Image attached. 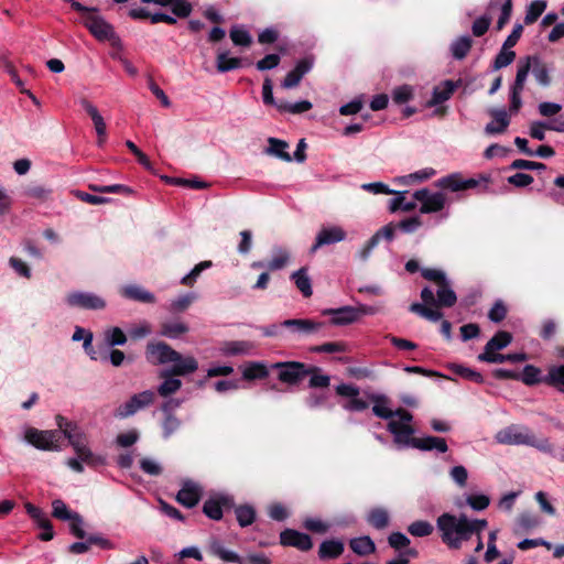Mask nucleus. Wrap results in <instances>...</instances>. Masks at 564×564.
<instances>
[{"label": "nucleus", "mask_w": 564, "mask_h": 564, "mask_svg": "<svg viewBox=\"0 0 564 564\" xmlns=\"http://www.w3.org/2000/svg\"><path fill=\"white\" fill-rule=\"evenodd\" d=\"M145 358L154 366L171 364L170 368L162 369L159 373L163 381L158 386V393L162 398H169L182 388V381L176 377L192 375L198 369L195 357L184 356L164 341L149 343Z\"/></svg>", "instance_id": "obj_1"}, {"label": "nucleus", "mask_w": 564, "mask_h": 564, "mask_svg": "<svg viewBox=\"0 0 564 564\" xmlns=\"http://www.w3.org/2000/svg\"><path fill=\"white\" fill-rule=\"evenodd\" d=\"M436 527L441 533V539L449 549L458 550L463 543L477 536L475 552L484 549L481 532L488 527L485 519H469L465 514L455 516L443 513L437 518Z\"/></svg>", "instance_id": "obj_2"}, {"label": "nucleus", "mask_w": 564, "mask_h": 564, "mask_svg": "<svg viewBox=\"0 0 564 564\" xmlns=\"http://www.w3.org/2000/svg\"><path fill=\"white\" fill-rule=\"evenodd\" d=\"M56 425L68 440L77 458H68L66 465L76 473L84 471V463L88 466H99L105 464V458L96 455L88 446L87 434L77 425V423L68 421L63 415H56Z\"/></svg>", "instance_id": "obj_3"}, {"label": "nucleus", "mask_w": 564, "mask_h": 564, "mask_svg": "<svg viewBox=\"0 0 564 564\" xmlns=\"http://www.w3.org/2000/svg\"><path fill=\"white\" fill-rule=\"evenodd\" d=\"M532 72L536 83L542 87L551 85L552 78L550 67L538 55H528L521 58L517 64V74L513 84L510 87V107L511 113H517L522 107L521 94L524 89L529 73Z\"/></svg>", "instance_id": "obj_4"}, {"label": "nucleus", "mask_w": 564, "mask_h": 564, "mask_svg": "<svg viewBox=\"0 0 564 564\" xmlns=\"http://www.w3.org/2000/svg\"><path fill=\"white\" fill-rule=\"evenodd\" d=\"M495 438L499 444L527 445L545 454L554 453V446L547 437L536 438L532 431L524 425L511 424L497 432Z\"/></svg>", "instance_id": "obj_5"}, {"label": "nucleus", "mask_w": 564, "mask_h": 564, "mask_svg": "<svg viewBox=\"0 0 564 564\" xmlns=\"http://www.w3.org/2000/svg\"><path fill=\"white\" fill-rule=\"evenodd\" d=\"M394 413V417L390 419L387 424V430L393 435V442L398 447H411L415 438L413 437L415 431L411 425L413 415L403 408L397 409Z\"/></svg>", "instance_id": "obj_6"}, {"label": "nucleus", "mask_w": 564, "mask_h": 564, "mask_svg": "<svg viewBox=\"0 0 564 564\" xmlns=\"http://www.w3.org/2000/svg\"><path fill=\"white\" fill-rule=\"evenodd\" d=\"M278 371V379L289 386L301 383L315 369L300 361H280L274 362L270 367Z\"/></svg>", "instance_id": "obj_7"}, {"label": "nucleus", "mask_w": 564, "mask_h": 564, "mask_svg": "<svg viewBox=\"0 0 564 564\" xmlns=\"http://www.w3.org/2000/svg\"><path fill=\"white\" fill-rule=\"evenodd\" d=\"M210 553L226 563L235 564H271V560L263 553L249 554L241 557L235 551L227 549L221 542L213 541L209 546Z\"/></svg>", "instance_id": "obj_8"}, {"label": "nucleus", "mask_w": 564, "mask_h": 564, "mask_svg": "<svg viewBox=\"0 0 564 564\" xmlns=\"http://www.w3.org/2000/svg\"><path fill=\"white\" fill-rule=\"evenodd\" d=\"M61 433L58 430L41 431L35 427L25 430L24 440L37 449L42 451H59Z\"/></svg>", "instance_id": "obj_9"}, {"label": "nucleus", "mask_w": 564, "mask_h": 564, "mask_svg": "<svg viewBox=\"0 0 564 564\" xmlns=\"http://www.w3.org/2000/svg\"><path fill=\"white\" fill-rule=\"evenodd\" d=\"M83 24L99 41H110L112 44L119 42L112 25L96 12L83 17Z\"/></svg>", "instance_id": "obj_10"}, {"label": "nucleus", "mask_w": 564, "mask_h": 564, "mask_svg": "<svg viewBox=\"0 0 564 564\" xmlns=\"http://www.w3.org/2000/svg\"><path fill=\"white\" fill-rule=\"evenodd\" d=\"M155 400V392L152 390H144L140 393L133 394L126 403L117 409V416L129 417L138 411L145 409L153 404Z\"/></svg>", "instance_id": "obj_11"}, {"label": "nucleus", "mask_w": 564, "mask_h": 564, "mask_svg": "<svg viewBox=\"0 0 564 564\" xmlns=\"http://www.w3.org/2000/svg\"><path fill=\"white\" fill-rule=\"evenodd\" d=\"M413 198L421 203L422 214L437 213L446 204V197L442 192L431 193L427 188H421L413 194Z\"/></svg>", "instance_id": "obj_12"}, {"label": "nucleus", "mask_w": 564, "mask_h": 564, "mask_svg": "<svg viewBox=\"0 0 564 564\" xmlns=\"http://www.w3.org/2000/svg\"><path fill=\"white\" fill-rule=\"evenodd\" d=\"M66 302L69 306L83 310H102L106 307L104 299L89 292H72L67 295Z\"/></svg>", "instance_id": "obj_13"}, {"label": "nucleus", "mask_w": 564, "mask_h": 564, "mask_svg": "<svg viewBox=\"0 0 564 564\" xmlns=\"http://www.w3.org/2000/svg\"><path fill=\"white\" fill-rule=\"evenodd\" d=\"M346 239V231L339 226L322 227L316 235L315 242L310 249L311 253H315L324 246L334 245Z\"/></svg>", "instance_id": "obj_14"}, {"label": "nucleus", "mask_w": 564, "mask_h": 564, "mask_svg": "<svg viewBox=\"0 0 564 564\" xmlns=\"http://www.w3.org/2000/svg\"><path fill=\"white\" fill-rule=\"evenodd\" d=\"M280 543L283 546H292L302 552L310 551L313 547V542L308 534L293 529H285L280 533Z\"/></svg>", "instance_id": "obj_15"}, {"label": "nucleus", "mask_w": 564, "mask_h": 564, "mask_svg": "<svg viewBox=\"0 0 564 564\" xmlns=\"http://www.w3.org/2000/svg\"><path fill=\"white\" fill-rule=\"evenodd\" d=\"M313 67V59L310 57L299 61L295 67L290 70L283 79L281 86L284 89H291L296 87L305 74H307Z\"/></svg>", "instance_id": "obj_16"}, {"label": "nucleus", "mask_w": 564, "mask_h": 564, "mask_svg": "<svg viewBox=\"0 0 564 564\" xmlns=\"http://www.w3.org/2000/svg\"><path fill=\"white\" fill-rule=\"evenodd\" d=\"M478 185L475 178H463L458 173H453L437 181V186L452 192H459L468 188H474Z\"/></svg>", "instance_id": "obj_17"}, {"label": "nucleus", "mask_w": 564, "mask_h": 564, "mask_svg": "<svg viewBox=\"0 0 564 564\" xmlns=\"http://www.w3.org/2000/svg\"><path fill=\"white\" fill-rule=\"evenodd\" d=\"M280 326L286 327L294 333L308 335L319 330L324 323L307 318H292L283 321Z\"/></svg>", "instance_id": "obj_18"}, {"label": "nucleus", "mask_w": 564, "mask_h": 564, "mask_svg": "<svg viewBox=\"0 0 564 564\" xmlns=\"http://www.w3.org/2000/svg\"><path fill=\"white\" fill-rule=\"evenodd\" d=\"M324 315H332V323L334 325H348L356 322L359 317V312L352 306H343L339 308H328L323 312Z\"/></svg>", "instance_id": "obj_19"}, {"label": "nucleus", "mask_w": 564, "mask_h": 564, "mask_svg": "<svg viewBox=\"0 0 564 564\" xmlns=\"http://www.w3.org/2000/svg\"><path fill=\"white\" fill-rule=\"evenodd\" d=\"M369 400L373 403L372 413L383 420H390L394 417L395 410H392L390 406V399L386 394L380 393H371L368 395Z\"/></svg>", "instance_id": "obj_20"}, {"label": "nucleus", "mask_w": 564, "mask_h": 564, "mask_svg": "<svg viewBox=\"0 0 564 564\" xmlns=\"http://www.w3.org/2000/svg\"><path fill=\"white\" fill-rule=\"evenodd\" d=\"M80 105L85 109V111L88 113V116L90 117V119L94 123L96 133L99 139L98 143L100 145L106 139L105 120H104L102 116L100 115V112L98 111L97 107L95 105H93L89 100L83 98V99H80Z\"/></svg>", "instance_id": "obj_21"}, {"label": "nucleus", "mask_w": 564, "mask_h": 564, "mask_svg": "<svg viewBox=\"0 0 564 564\" xmlns=\"http://www.w3.org/2000/svg\"><path fill=\"white\" fill-rule=\"evenodd\" d=\"M200 498V488L192 482L185 481L176 495V500L186 508L195 507Z\"/></svg>", "instance_id": "obj_22"}, {"label": "nucleus", "mask_w": 564, "mask_h": 564, "mask_svg": "<svg viewBox=\"0 0 564 564\" xmlns=\"http://www.w3.org/2000/svg\"><path fill=\"white\" fill-rule=\"evenodd\" d=\"M411 447L424 452L436 451L438 453H446L448 449L446 441L437 436L415 437Z\"/></svg>", "instance_id": "obj_23"}, {"label": "nucleus", "mask_w": 564, "mask_h": 564, "mask_svg": "<svg viewBox=\"0 0 564 564\" xmlns=\"http://www.w3.org/2000/svg\"><path fill=\"white\" fill-rule=\"evenodd\" d=\"M490 115L494 120L487 123L485 128L486 133L499 134L505 132L510 123L507 111L505 109H492L490 110Z\"/></svg>", "instance_id": "obj_24"}, {"label": "nucleus", "mask_w": 564, "mask_h": 564, "mask_svg": "<svg viewBox=\"0 0 564 564\" xmlns=\"http://www.w3.org/2000/svg\"><path fill=\"white\" fill-rule=\"evenodd\" d=\"M122 296L141 303H154V295L140 285L131 284L121 289Z\"/></svg>", "instance_id": "obj_25"}, {"label": "nucleus", "mask_w": 564, "mask_h": 564, "mask_svg": "<svg viewBox=\"0 0 564 564\" xmlns=\"http://www.w3.org/2000/svg\"><path fill=\"white\" fill-rule=\"evenodd\" d=\"M457 85L452 80H445L442 86H437L433 89L432 98L429 101V106H437L448 100L455 91Z\"/></svg>", "instance_id": "obj_26"}, {"label": "nucleus", "mask_w": 564, "mask_h": 564, "mask_svg": "<svg viewBox=\"0 0 564 564\" xmlns=\"http://www.w3.org/2000/svg\"><path fill=\"white\" fill-rule=\"evenodd\" d=\"M344 547L339 540H326L319 545L318 556L321 560L336 558L344 552Z\"/></svg>", "instance_id": "obj_27"}, {"label": "nucleus", "mask_w": 564, "mask_h": 564, "mask_svg": "<svg viewBox=\"0 0 564 564\" xmlns=\"http://www.w3.org/2000/svg\"><path fill=\"white\" fill-rule=\"evenodd\" d=\"M291 279L294 281L296 288L304 297L312 296V281L311 278L308 276L306 268H301L297 271L293 272Z\"/></svg>", "instance_id": "obj_28"}, {"label": "nucleus", "mask_w": 564, "mask_h": 564, "mask_svg": "<svg viewBox=\"0 0 564 564\" xmlns=\"http://www.w3.org/2000/svg\"><path fill=\"white\" fill-rule=\"evenodd\" d=\"M512 341V335L506 330H499L495 336L486 344L484 351L495 352L502 350L509 346Z\"/></svg>", "instance_id": "obj_29"}, {"label": "nucleus", "mask_w": 564, "mask_h": 564, "mask_svg": "<svg viewBox=\"0 0 564 564\" xmlns=\"http://www.w3.org/2000/svg\"><path fill=\"white\" fill-rule=\"evenodd\" d=\"M436 295V305L440 306L452 307L457 302L456 293L453 291L447 280L438 285Z\"/></svg>", "instance_id": "obj_30"}, {"label": "nucleus", "mask_w": 564, "mask_h": 564, "mask_svg": "<svg viewBox=\"0 0 564 564\" xmlns=\"http://www.w3.org/2000/svg\"><path fill=\"white\" fill-rule=\"evenodd\" d=\"M253 347V344L247 340H232L225 343L221 351L228 356L248 355Z\"/></svg>", "instance_id": "obj_31"}, {"label": "nucleus", "mask_w": 564, "mask_h": 564, "mask_svg": "<svg viewBox=\"0 0 564 564\" xmlns=\"http://www.w3.org/2000/svg\"><path fill=\"white\" fill-rule=\"evenodd\" d=\"M268 142L269 148L265 151L268 154L274 155L285 162L292 161V156L289 152H286L289 144L285 141L275 138H269Z\"/></svg>", "instance_id": "obj_32"}, {"label": "nucleus", "mask_w": 564, "mask_h": 564, "mask_svg": "<svg viewBox=\"0 0 564 564\" xmlns=\"http://www.w3.org/2000/svg\"><path fill=\"white\" fill-rule=\"evenodd\" d=\"M350 549L358 555L365 556L376 551V545L369 536H360L351 539Z\"/></svg>", "instance_id": "obj_33"}, {"label": "nucleus", "mask_w": 564, "mask_h": 564, "mask_svg": "<svg viewBox=\"0 0 564 564\" xmlns=\"http://www.w3.org/2000/svg\"><path fill=\"white\" fill-rule=\"evenodd\" d=\"M188 332V326L185 323L181 322H166L161 325L160 335L176 339L181 335L186 334Z\"/></svg>", "instance_id": "obj_34"}, {"label": "nucleus", "mask_w": 564, "mask_h": 564, "mask_svg": "<svg viewBox=\"0 0 564 564\" xmlns=\"http://www.w3.org/2000/svg\"><path fill=\"white\" fill-rule=\"evenodd\" d=\"M241 66L242 61L238 57H229L228 52H221L217 55L216 67L219 73H227Z\"/></svg>", "instance_id": "obj_35"}, {"label": "nucleus", "mask_w": 564, "mask_h": 564, "mask_svg": "<svg viewBox=\"0 0 564 564\" xmlns=\"http://www.w3.org/2000/svg\"><path fill=\"white\" fill-rule=\"evenodd\" d=\"M471 39L469 36H460L451 44V52L454 58L463 59L467 56L471 48Z\"/></svg>", "instance_id": "obj_36"}, {"label": "nucleus", "mask_w": 564, "mask_h": 564, "mask_svg": "<svg viewBox=\"0 0 564 564\" xmlns=\"http://www.w3.org/2000/svg\"><path fill=\"white\" fill-rule=\"evenodd\" d=\"M226 501V498L208 499L203 506V512L213 520H220L223 518V505Z\"/></svg>", "instance_id": "obj_37"}, {"label": "nucleus", "mask_w": 564, "mask_h": 564, "mask_svg": "<svg viewBox=\"0 0 564 564\" xmlns=\"http://www.w3.org/2000/svg\"><path fill=\"white\" fill-rule=\"evenodd\" d=\"M236 519L240 527L251 525L256 520V510L252 506L242 505L235 509Z\"/></svg>", "instance_id": "obj_38"}, {"label": "nucleus", "mask_w": 564, "mask_h": 564, "mask_svg": "<svg viewBox=\"0 0 564 564\" xmlns=\"http://www.w3.org/2000/svg\"><path fill=\"white\" fill-rule=\"evenodd\" d=\"M543 382L549 386L555 387L558 390L563 391L564 388V365L563 366H554L549 369L546 377H544Z\"/></svg>", "instance_id": "obj_39"}, {"label": "nucleus", "mask_w": 564, "mask_h": 564, "mask_svg": "<svg viewBox=\"0 0 564 564\" xmlns=\"http://www.w3.org/2000/svg\"><path fill=\"white\" fill-rule=\"evenodd\" d=\"M268 376L269 370L262 362H251L245 368L242 372V377L246 380L264 379Z\"/></svg>", "instance_id": "obj_40"}, {"label": "nucleus", "mask_w": 564, "mask_h": 564, "mask_svg": "<svg viewBox=\"0 0 564 564\" xmlns=\"http://www.w3.org/2000/svg\"><path fill=\"white\" fill-rule=\"evenodd\" d=\"M516 58V52L511 50V47H506L502 44L501 50L495 57V61L491 65L492 70H498L500 68L509 66Z\"/></svg>", "instance_id": "obj_41"}, {"label": "nucleus", "mask_w": 564, "mask_h": 564, "mask_svg": "<svg viewBox=\"0 0 564 564\" xmlns=\"http://www.w3.org/2000/svg\"><path fill=\"white\" fill-rule=\"evenodd\" d=\"M368 522L373 528L382 530L389 525V513L386 509L375 508L368 514Z\"/></svg>", "instance_id": "obj_42"}, {"label": "nucleus", "mask_w": 564, "mask_h": 564, "mask_svg": "<svg viewBox=\"0 0 564 564\" xmlns=\"http://www.w3.org/2000/svg\"><path fill=\"white\" fill-rule=\"evenodd\" d=\"M545 9H546V1H544V0L532 1L525 10L524 23L527 25L534 23L540 18V15L544 12Z\"/></svg>", "instance_id": "obj_43"}, {"label": "nucleus", "mask_w": 564, "mask_h": 564, "mask_svg": "<svg viewBox=\"0 0 564 564\" xmlns=\"http://www.w3.org/2000/svg\"><path fill=\"white\" fill-rule=\"evenodd\" d=\"M289 260H290V254L285 249L274 248L273 257L267 263V268L271 271L281 270L289 263Z\"/></svg>", "instance_id": "obj_44"}, {"label": "nucleus", "mask_w": 564, "mask_h": 564, "mask_svg": "<svg viewBox=\"0 0 564 564\" xmlns=\"http://www.w3.org/2000/svg\"><path fill=\"white\" fill-rule=\"evenodd\" d=\"M544 378L541 377V370L533 366L527 365L523 368L521 375H519L518 380H521L527 386H534L543 381Z\"/></svg>", "instance_id": "obj_45"}, {"label": "nucleus", "mask_w": 564, "mask_h": 564, "mask_svg": "<svg viewBox=\"0 0 564 564\" xmlns=\"http://www.w3.org/2000/svg\"><path fill=\"white\" fill-rule=\"evenodd\" d=\"M410 311L432 322H437L443 317V313L438 310L430 308L420 303L411 304Z\"/></svg>", "instance_id": "obj_46"}, {"label": "nucleus", "mask_w": 564, "mask_h": 564, "mask_svg": "<svg viewBox=\"0 0 564 564\" xmlns=\"http://www.w3.org/2000/svg\"><path fill=\"white\" fill-rule=\"evenodd\" d=\"M105 340L108 346H122L127 343V336L120 327H110L105 330Z\"/></svg>", "instance_id": "obj_47"}, {"label": "nucleus", "mask_w": 564, "mask_h": 564, "mask_svg": "<svg viewBox=\"0 0 564 564\" xmlns=\"http://www.w3.org/2000/svg\"><path fill=\"white\" fill-rule=\"evenodd\" d=\"M395 197L390 202V210L395 212L402 209L404 212H411L416 207L415 199L406 202L404 194L405 192H394Z\"/></svg>", "instance_id": "obj_48"}, {"label": "nucleus", "mask_w": 564, "mask_h": 564, "mask_svg": "<svg viewBox=\"0 0 564 564\" xmlns=\"http://www.w3.org/2000/svg\"><path fill=\"white\" fill-rule=\"evenodd\" d=\"M313 105L311 101L308 100H301V101H297V102H294V104H289V102H279L276 105V108L280 110V111H285V112H290V113H303L305 111H308L310 109H312Z\"/></svg>", "instance_id": "obj_49"}, {"label": "nucleus", "mask_w": 564, "mask_h": 564, "mask_svg": "<svg viewBox=\"0 0 564 564\" xmlns=\"http://www.w3.org/2000/svg\"><path fill=\"white\" fill-rule=\"evenodd\" d=\"M162 430L164 438H169L181 427V420L175 414H163Z\"/></svg>", "instance_id": "obj_50"}, {"label": "nucleus", "mask_w": 564, "mask_h": 564, "mask_svg": "<svg viewBox=\"0 0 564 564\" xmlns=\"http://www.w3.org/2000/svg\"><path fill=\"white\" fill-rule=\"evenodd\" d=\"M408 532L413 536H427L433 532V525L423 520L414 521L408 527Z\"/></svg>", "instance_id": "obj_51"}, {"label": "nucleus", "mask_w": 564, "mask_h": 564, "mask_svg": "<svg viewBox=\"0 0 564 564\" xmlns=\"http://www.w3.org/2000/svg\"><path fill=\"white\" fill-rule=\"evenodd\" d=\"M230 39L235 45L249 46L252 42L250 33L243 28L234 26L230 30Z\"/></svg>", "instance_id": "obj_52"}, {"label": "nucleus", "mask_w": 564, "mask_h": 564, "mask_svg": "<svg viewBox=\"0 0 564 564\" xmlns=\"http://www.w3.org/2000/svg\"><path fill=\"white\" fill-rule=\"evenodd\" d=\"M52 508L53 517L63 521H68L76 514V512L70 511L61 499L54 500L52 502Z\"/></svg>", "instance_id": "obj_53"}, {"label": "nucleus", "mask_w": 564, "mask_h": 564, "mask_svg": "<svg viewBox=\"0 0 564 564\" xmlns=\"http://www.w3.org/2000/svg\"><path fill=\"white\" fill-rule=\"evenodd\" d=\"M452 370L465 378V379H468L470 381H474L476 383H482L484 382V377L480 372L476 371V370H473L470 368H467V367H464L462 365H453L452 366Z\"/></svg>", "instance_id": "obj_54"}, {"label": "nucleus", "mask_w": 564, "mask_h": 564, "mask_svg": "<svg viewBox=\"0 0 564 564\" xmlns=\"http://www.w3.org/2000/svg\"><path fill=\"white\" fill-rule=\"evenodd\" d=\"M389 545L395 551H403L410 549L409 545L411 543L410 539L401 532H392L388 536Z\"/></svg>", "instance_id": "obj_55"}, {"label": "nucleus", "mask_w": 564, "mask_h": 564, "mask_svg": "<svg viewBox=\"0 0 564 564\" xmlns=\"http://www.w3.org/2000/svg\"><path fill=\"white\" fill-rule=\"evenodd\" d=\"M140 468L147 475L154 477L160 476L163 471L161 464L156 459L149 457L142 458L140 460Z\"/></svg>", "instance_id": "obj_56"}, {"label": "nucleus", "mask_w": 564, "mask_h": 564, "mask_svg": "<svg viewBox=\"0 0 564 564\" xmlns=\"http://www.w3.org/2000/svg\"><path fill=\"white\" fill-rule=\"evenodd\" d=\"M89 188L97 193H115V194H124L130 195L132 189L122 184H113V185H89Z\"/></svg>", "instance_id": "obj_57"}, {"label": "nucleus", "mask_w": 564, "mask_h": 564, "mask_svg": "<svg viewBox=\"0 0 564 564\" xmlns=\"http://www.w3.org/2000/svg\"><path fill=\"white\" fill-rule=\"evenodd\" d=\"M466 502L473 510L481 511V510H485L489 506L490 498L482 494L469 495L466 497Z\"/></svg>", "instance_id": "obj_58"}, {"label": "nucleus", "mask_w": 564, "mask_h": 564, "mask_svg": "<svg viewBox=\"0 0 564 564\" xmlns=\"http://www.w3.org/2000/svg\"><path fill=\"white\" fill-rule=\"evenodd\" d=\"M25 196L37 200H46L51 195V189L42 185H31L24 189Z\"/></svg>", "instance_id": "obj_59"}, {"label": "nucleus", "mask_w": 564, "mask_h": 564, "mask_svg": "<svg viewBox=\"0 0 564 564\" xmlns=\"http://www.w3.org/2000/svg\"><path fill=\"white\" fill-rule=\"evenodd\" d=\"M212 265L210 261H203L196 264L188 274L182 278L181 283L184 285H193L203 270Z\"/></svg>", "instance_id": "obj_60"}, {"label": "nucleus", "mask_w": 564, "mask_h": 564, "mask_svg": "<svg viewBox=\"0 0 564 564\" xmlns=\"http://www.w3.org/2000/svg\"><path fill=\"white\" fill-rule=\"evenodd\" d=\"M195 299L196 294L194 293L181 295L171 302V311L183 312L193 303Z\"/></svg>", "instance_id": "obj_61"}, {"label": "nucleus", "mask_w": 564, "mask_h": 564, "mask_svg": "<svg viewBox=\"0 0 564 564\" xmlns=\"http://www.w3.org/2000/svg\"><path fill=\"white\" fill-rule=\"evenodd\" d=\"M507 316V307L502 301L498 300L495 302L492 307L488 312V318L494 323H500Z\"/></svg>", "instance_id": "obj_62"}, {"label": "nucleus", "mask_w": 564, "mask_h": 564, "mask_svg": "<svg viewBox=\"0 0 564 564\" xmlns=\"http://www.w3.org/2000/svg\"><path fill=\"white\" fill-rule=\"evenodd\" d=\"M413 97V90L410 86L403 85L395 88L392 93V99L395 104L402 105Z\"/></svg>", "instance_id": "obj_63"}, {"label": "nucleus", "mask_w": 564, "mask_h": 564, "mask_svg": "<svg viewBox=\"0 0 564 564\" xmlns=\"http://www.w3.org/2000/svg\"><path fill=\"white\" fill-rule=\"evenodd\" d=\"M449 477L459 487H465L468 479V471L463 465L454 466L449 470Z\"/></svg>", "instance_id": "obj_64"}]
</instances>
